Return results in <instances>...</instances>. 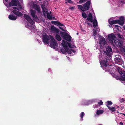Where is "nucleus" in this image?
Listing matches in <instances>:
<instances>
[{
    "instance_id": "nucleus-31",
    "label": "nucleus",
    "mask_w": 125,
    "mask_h": 125,
    "mask_svg": "<svg viewBox=\"0 0 125 125\" xmlns=\"http://www.w3.org/2000/svg\"><path fill=\"white\" fill-rule=\"evenodd\" d=\"M82 16L84 18H86L87 17V15L85 12L82 13Z\"/></svg>"
},
{
    "instance_id": "nucleus-54",
    "label": "nucleus",
    "mask_w": 125,
    "mask_h": 125,
    "mask_svg": "<svg viewBox=\"0 0 125 125\" xmlns=\"http://www.w3.org/2000/svg\"><path fill=\"white\" fill-rule=\"evenodd\" d=\"M17 9V8L16 7H13V9Z\"/></svg>"
},
{
    "instance_id": "nucleus-53",
    "label": "nucleus",
    "mask_w": 125,
    "mask_h": 125,
    "mask_svg": "<svg viewBox=\"0 0 125 125\" xmlns=\"http://www.w3.org/2000/svg\"><path fill=\"white\" fill-rule=\"evenodd\" d=\"M123 49H124V54L125 55V49L124 48H123Z\"/></svg>"
},
{
    "instance_id": "nucleus-34",
    "label": "nucleus",
    "mask_w": 125,
    "mask_h": 125,
    "mask_svg": "<svg viewBox=\"0 0 125 125\" xmlns=\"http://www.w3.org/2000/svg\"><path fill=\"white\" fill-rule=\"evenodd\" d=\"M93 26L94 28L96 27L97 25V22H93Z\"/></svg>"
},
{
    "instance_id": "nucleus-11",
    "label": "nucleus",
    "mask_w": 125,
    "mask_h": 125,
    "mask_svg": "<svg viewBox=\"0 0 125 125\" xmlns=\"http://www.w3.org/2000/svg\"><path fill=\"white\" fill-rule=\"evenodd\" d=\"M50 30L53 32L55 33L56 34H58L61 31H60L58 29L55 27L53 25L51 26Z\"/></svg>"
},
{
    "instance_id": "nucleus-33",
    "label": "nucleus",
    "mask_w": 125,
    "mask_h": 125,
    "mask_svg": "<svg viewBox=\"0 0 125 125\" xmlns=\"http://www.w3.org/2000/svg\"><path fill=\"white\" fill-rule=\"evenodd\" d=\"M58 26H62V28H64L65 27V26L63 24L61 23L60 22H59L58 25Z\"/></svg>"
},
{
    "instance_id": "nucleus-36",
    "label": "nucleus",
    "mask_w": 125,
    "mask_h": 125,
    "mask_svg": "<svg viewBox=\"0 0 125 125\" xmlns=\"http://www.w3.org/2000/svg\"><path fill=\"white\" fill-rule=\"evenodd\" d=\"M107 104L106 105L107 106V105H111L113 104L112 102L110 101H107Z\"/></svg>"
},
{
    "instance_id": "nucleus-37",
    "label": "nucleus",
    "mask_w": 125,
    "mask_h": 125,
    "mask_svg": "<svg viewBox=\"0 0 125 125\" xmlns=\"http://www.w3.org/2000/svg\"><path fill=\"white\" fill-rule=\"evenodd\" d=\"M62 44L63 46H64L65 45H67V44L65 41L63 40L62 41Z\"/></svg>"
},
{
    "instance_id": "nucleus-40",
    "label": "nucleus",
    "mask_w": 125,
    "mask_h": 125,
    "mask_svg": "<svg viewBox=\"0 0 125 125\" xmlns=\"http://www.w3.org/2000/svg\"><path fill=\"white\" fill-rule=\"evenodd\" d=\"M61 50V52L63 54H64L65 52H66V51L64 50V49H61L60 50Z\"/></svg>"
},
{
    "instance_id": "nucleus-16",
    "label": "nucleus",
    "mask_w": 125,
    "mask_h": 125,
    "mask_svg": "<svg viewBox=\"0 0 125 125\" xmlns=\"http://www.w3.org/2000/svg\"><path fill=\"white\" fill-rule=\"evenodd\" d=\"M125 3V0H119L117 2L118 6L120 7H121Z\"/></svg>"
},
{
    "instance_id": "nucleus-38",
    "label": "nucleus",
    "mask_w": 125,
    "mask_h": 125,
    "mask_svg": "<svg viewBox=\"0 0 125 125\" xmlns=\"http://www.w3.org/2000/svg\"><path fill=\"white\" fill-rule=\"evenodd\" d=\"M93 35L94 36H96L97 35V32L96 30H95L93 32Z\"/></svg>"
},
{
    "instance_id": "nucleus-42",
    "label": "nucleus",
    "mask_w": 125,
    "mask_h": 125,
    "mask_svg": "<svg viewBox=\"0 0 125 125\" xmlns=\"http://www.w3.org/2000/svg\"><path fill=\"white\" fill-rule=\"evenodd\" d=\"M86 1V0H80L79 1V3L81 4L83 2H84L85 1Z\"/></svg>"
},
{
    "instance_id": "nucleus-18",
    "label": "nucleus",
    "mask_w": 125,
    "mask_h": 125,
    "mask_svg": "<svg viewBox=\"0 0 125 125\" xmlns=\"http://www.w3.org/2000/svg\"><path fill=\"white\" fill-rule=\"evenodd\" d=\"M9 18V19L11 20H15L17 18V16H14L13 14H10L8 17Z\"/></svg>"
},
{
    "instance_id": "nucleus-2",
    "label": "nucleus",
    "mask_w": 125,
    "mask_h": 125,
    "mask_svg": "<svg viewBox=\"0 0 125 125\" xmlns=\"http://www.w3.org/2000/svg\"><path fill=\"white\" fill-rule=\"evenodd\" d=\"M50 36L51 40L50 46L51 48L55 49L56 47L58 46V44L52 36L50 35Z\"/></svg>"
},
{
    "instance_id": "nucleus-44",
    "label": "nucleus",
    "mask_w": 125,
    "mask_h": 125,
    "mask_svg": "<svg viewBox=\"0 0 125 125\" xmlns=\"http://www.w3.org/2000/svg\"><path fill=\"white\" fill-rule=\"evenodd\" d=\"M80 29H81V31H83L84 32H86V31L85 30H83V28H82V27H81Z\"/></svg>"
},
{
    "instance_id": "nucleus-55",
    "label": "nucleus",
    "mask_w": 125,
    "mask_h": 125,
    "mask_svg": "<svg viewBox=\"0 0 125 125\" xmlns=\"http://www.w3.org/2000/svg\"><path fill=\"white\" fill-rule=\"evenodd\" d=\"M87 24L88 25H90V23H88V22H87Z\"/></svg>"
},
{
    "instance_id": "nucleus-3",
    "label": "nucleus",
    "mask_w": 125,
    "mask_h": 125,
    "mask_svg": "<svg viewBox=\"0 0 125 125\" xmlns=\"http://www.w3.org/2000/svg\"><path fill=\"white\" fill-rule=\"evenodd\" d=\"M60 34L61 35L63 38L64 39L66 40L68 42L71 41V37L68 33L66 32H62L60 31Z\"/></svg>"
},
{
    "instance_id": "nucleus-52",
    "label": "nucleus",
    "mask_w": 125,
    "mask_h": 125,
    "mask_svg": "<svg viewBox=\"0 0 125 125\" xmlns=\"http://www.w3.org/2000/svg\"><path fill=\"white\" fill-rule=\"evenodd\" d=\"M27 26L28 27H30L31 25H29V24L28 23H27Z\"/></svg>"
},
{
    "instance_id": "nucleus-21",
    "label": "nucleus",
    "mask_w": 125,
    "mask_h": 125,
    "mask_svg": "<svg viewBox=\"0 0 125 125\" xmlns=\"http://www.w3.org/2000/svg\"><path fill=\"white\" fill-rule=\"evenodd\" d=\"M117 80H119L120 81H125V77H123L122 76H116L114 77Z\"/></svg>"
},
{
    "instance_id": "nucleus-13",
    "label": "nucleus",
    "mask_w": 125,
    "mask_h": 125,
    "mask_svg": "<svg viewBox=\"0 0 125 125\" xmlns=\"http://www.w3.org/2000/svg\"><path fill=\"white\" fill-rule=\"evenodd\" d=\"M108 22L109 24L110 25H112L114 24L120 23V21L118 20H115L112 19H109Z\"/></svg>"
},
{
    "instance_id": "nucleus-26",
    "label": "nucleus",
    "mask_w": 125,
    "mask_h": 125,
    "mask_svg": "<svg viewBox=\"0 0 125 125\" xmlns=\"http://www.w3.org/2000/svg\"><path fill=\"white\" fill-rule=\"evenodd\" d=\"M107 107L112 112H114L115 110V108L114 107H110L108 105H107Z\"/></svg>"
},
{
    "instance_id": "nucleus-58",
    "label": "nucleus",
    "mask_w": 125,
    "mask_h": 125,
    "mask_svg": "<svg viewBox=\"0 0 125 125\" xmlns=\"http://www.w3.org/2000/svg\"><path fill=\"white\" fill-rule=\"evenodd\" d=\"M117 108H119V106H117Z\"/></svg>"
},
{
    "instance_id": "nucleus-7",
    "label": "nucleus",
    "mask_w": 125,
    "mask_h": 125,
    "mask_svg": "<svg viewBox=\"0 0 125 125\" xmlns=\"http://www.w3.org/2000/svg\"><path fill=\"white\" fill-rule=\"evenodd\" d=\"M24 18L28 21V22L31 24V25H33L34 23V22L28 15L24 14Z\"/></svg>"
},
{
    "instance_id": "nucleus-8",
    "label": "nucleus",
    "mask_w": 125,
    "mask_h": 125,
    "mask_svg": "<svg viewBox=\"0 0 125 125\" xmlns=\"http://www.w3.org/2000/svg\"><path fill=\"white\" fill-rule=\"evenodd\" d=\"M63 46L64 47V49L66 52H68L69 54H71L72 52L74 53L75 52V51L73 49H69L67 45H65Z\"/></svg>"
},
{
    "instance_id": "nucleus-47",
    "label": "nucleus",
    "mask_w": 125,
    "mask_h": 125,
    "mask_svg": "<svg viewBox=\"0 0 125 125\" xmlns=\"http://www.w3.org/2000/svg\"><path fill=\"white\" fill-rule=\"evenodd\" d=\"M59 28L61 30L64 31H65V30L63 29V28L62 27H61L60 26H59Z\"/></svg>"
},
{
    "instance_id": "nucleus-56",
    "label": "nucleus",
    "mask_w": 125,
    "mask_h": 125,
    "mask_svg": "<svg viewBox=\"0 0 125 125\" xmlns=\"http://www.w3.org/2000/svg\"><path fill=\"white\" fill-rule=\"evenodd\" d=\"M124 30H125V25L124 26Z\"/></svg>"
},
{
    "instance_id": "nucleus-45",
    "label": "nucleus",
    "mask_w": 125,
    "mask_h": 125,
    "mask_svg": "<svg viewBox=\"0 0 125 125\" xmlns=\"http://www.w3.org/2000/svg\"><path fill=\"white\" fill-rule=\"evenodd\" d=\"M67 1L68 3H71L73 2L71 0H68Z\"/></svg>"
},
{
    "instance_id": "nucleus-60",
    "label": "nucleus",
    "mask_w": 125,
    "mask_h": 125,
    "mask_svg": "<svg viewBox=\"0 0 125 125\" xmlns=\"http://www.w3.org/2000/svg\"><path fill=\"white\" fill-rule=\"evenodd\" d=\"M65 3H67V2H65Z\"/></svg>"
},
{
    "instance_id": "nucleus-51",
    "label": "nucleus",
    "mask_w": 125,
    "mask_h": 125,
    "mask_svg": "<svg viewBox=\"0 0 125 125\" xmlns=\"http://www.w3.org/2000/svg\"><path fill=\"white\" fill-rule=\"evenodd\" d=\"M115 26L116 27H119V26H118L117 25H115Z\"/></svg>"
},
{
    "instance_id": "nucleus-9",
    "label": "nucleus",
    "mask_w": 125,
    "mask_h": 125,
    "mask_svg": "<svg viewBox=\"0 0 125 125\" xmlns=\"http://www.w3.org/2000/svg\"><path fill=\"white\" fill-rule=\"evenodd\" d=\"M50 39V37L47 35H44L43 36V41L45 43L48 44Z\"/></svg>"
},
{
    "instance_id": "nucleus-46",
    "label": "nucleus",
    "mask_w": 125,
    "mask_h": 125,
    "mask_svg": "<svg viewBox=\"0 0 125 125\" xmlns=\"http://www.w3.org/2000/svg\"><path fill=\"white\" fill-rule=\"evenodd\" d=\"M74 9V7H71L69 8V9L71 10H73Z\"/></svg>"
},
{
    "instance_id": "nucleus-10",
    "label": "nucleus",
    "mask_w": 125,
    "mask_h": 125,
    "mask_svg": "<svg viewBox=\"0 0 125 125\" xmlns=\"http://www.w3.org/2000/svg\"><path fill=\"white\" fill-rule=\"evenodd\" d=\"M114 42L115 45L118 47H121L122 46L123 42L121 40L116 39L115 40H114Z\"/></svg>"
},
{
    "instance_id": "nucleus-43",
    "label": "nucleus",
    "mask_w": 125,
    "mask_h": 125,
    "mask_svg": "<svg viewBox=\"0 0 125 125\" xmlns=\"http://www.w3.org/2000/svg\"><path fill=\"white\" fill-rule=\"evenodd\" d=\"M117 36L118 38H120V39H121V35H120V34L118 33L117 34Z\"/></svg>"
},
{
    "instance_id": "nucleus-35",
    "label": "nucleus",
    "mask_w": 125,
    "mask_h": 125,
    "mask_svg": "<svg viewBox=\"0 0 125 125\" xmlns=\"http://www.w3.org/2000/svg\"><path fill=\"white\" fill-rule=\"evenodd\" d=\"M84 113L83 112H82L80 114V117H81V121L83 120V117L84 115Z\"/></svg>"
},
{
    "instance_id": "nucleus-59",
    "label": "nucleus",
    "mask_w": 125,
    "mask_h": 125,
    "mask_svg": "<svg viewBox=\"0 0 125 125\" xmlns=\"http://www.w3.org/2000/svg\"><path fill=\"white\" fill-rule=\"evenodd\" d=\"M98 125H102V124H99Z\"/></svg>"
},
{
    "instance_id": "nucleus-15",
    "label": "nucleus",
    "mask_w": 125,
    "mask_h": 125,
    "mask_svg": "<svg viewBox=\"0 0 125 125\" xmlns=\"http://www.w3.org/2000/svg\"><path fill=\"white\" fill-rule=\"evenodd\" d=\"M106 41L104 38L103 36H102L100 38V41L99 42V44L100 46H102V44L103 45H105Z\"/></svg>"
},
{
    "instance_id": "nucleus-48",
    "label": "nucleus",
    "mask_w": 125,
    "mask_h": 125,
    "mask_svg": "<svg viewBox=\"0 0 125 125\" xmlns=\"http://www.w3.org/2000/svg\"><path fill=\"white\" fill-rule=\"evenodd\" d=\"M124 101H125V100H124V98H122L120 100V101L121 102H122Z\"/></svg>"
},
{
    "instance_id": "nucleus-28",
    "label": "nucleus",
    "mask_w": 125,
    "mask_h": 125,
    "mask_svg": "<svg viewBox=\"0 0 125 125\" xmlns=\"http://www.w3.org/2000/svg\"><path fill=\"white\" fill-rule=\"evenodd\" d=\"M45 4H41V7L42 9L43 12V13L45 11L46 8L45 7Z\"/></svg>"
},
{
    "instance_id": "nucleus-27",
    "label": "nucleus",
    "mask_w": 125,
    "mask_h": 125,
    "mask_svg": "<svg viewBox=\"0 0 125 125\" xmlns=\"http://www.w3.org/2000/svg\"><path fill=\"white\" fill-rule=\"evenodd\" d=\"M104 111L101 110H99L97 111L96 114L97 115H99L102 114L104 112Z\"/></svg>"
},
{
    "instance_id": "nucleus-29",
    "label": "nucleus",
    "mask_w": 125,
    "mask_h": 125,
    "mask_svg": "<svg viewBox=\"0 0 125 125\" xmlns=\"http://www.w3.org/2000/svg\"><path fill=\"white\" fill-rule=\"evenodd\" d=\"M106 51L108 52H112V50L111 47L110 46H108L106 49Z\"/></svg>"
},
{
    "instance_id": "nucleus-30",
    "label": "nucleus",
    "mask_w": 125,
    "mask_h": 125,
    "mask_svg": "<svg viewBox=\"0 0 125 125\" xmlns=\"http://www.w3.org/2000/svg\"><path fill=\"white\" fill-rule=\"evenodd\" d=\"M59 22L57 21H51V23L52 24L58 26V25Z\"/></svg>"
},
{
    "instance_id": "nucleus-50",
    "label": "nucleus",
    "mask_w": 125,
    "mask_h": 125,
    "mask_svg": "<svg viewBox=\"0 0 125 125\" xmlns=\"http://www.w3.org/2000/svg\"><path fill=\"white\" fill-rule=\"evenodd\" d=\"M119 124L120 125H123V124L122 122H120L119 123Z\"/></svg>"
},
{
    "instance_id": "nucleus-49",
    "label": "nucleus",
    "mask_w": 125,
    "mask_h": 125,
    "mask_svg": "<svg viewBox=\"0 0 125 125\" xmlns=\"http://www.w3.org/2000/svg\"><path fill=\"white\" fill-rule=\"evenodd\" d=\"M94 21L95 22H97V21L95 19H94L93 22H94Z\"/></svg>"
},
{
    "instance_id": "nucleus-17",
    "label": "nucleus",
    "mask_w": 125,
    "mask_h": 125,
    "mask_svg": "<svg viewBox=\"0 0 125 125\" xmlns=\"http://www.w3.org/2000/svg\"><path fill=\"white\" fill-rule=\"evenodd\" d=\"M87 20L88 21H90L91 22H93V17L91 13H89L88 14Z\"/></svg>"
},
{
    "instance_id": "nucleus-57",
    "label": "nucleus",
    "mask_w": 125,
    "mask_h": 125,
    "mask_svg": "<svg viewBox=\"0 0 125 125\" xmlns=\"http://www.w3.org/2000/svg\"><path fill=\"white\" fill-rule=\"evenodd\" d=\"M6 2H7L8 0H4Z\"/></svg>"
},
{
    "instance_id": "nucleus-39",
    "label": "nucleus",
    "mask_w": 125,
    "mask_h": 125,
    "mask_svg": "<svg viewBox=\"0 0 125 125\" xmlns=\"http://www.w3.org/2000/svg\"><path fill=\"white\" fill-rule=\"evenodd\" d=\"M68 45L70 48H72L73 47V45H72L70 43H67Z\"/></svg>"
},
{
    "instance_id": "nucleus-25",
    "label": "nucleus",
    "mask_w": 125,
    "mask_h": 125,
    "mask_svg": "<svg viewBox=\"0 0 125 125\" xmlns=\"http://www.w3.org/2000/svg\"><path fill=\"white\" fill-rule=\"evenodd\" d=\"M33 6L34 8L35 9L38 11H40V7L39 6L36 4H34L33 5Z\"/></svg>"
},
{
    "instance_id": "nucleus-6",
    "label": "nucleus",
    "mask_w": 125,
    "mask_h": 125,
    "mask_svg": "<svg viewBox=\"0 0 125 125\" xmlns=\"http://www.w3.org/2000/svg\"><path fill=\"white\" fill-rule=\"evenodd\" d=\"M115 37H116L114 34L112 33L108 35L107 39L109 42L112 44H113L114 43V39Z\"/></svg>"
},
{
    "instance_id": "nucleus-41",
    "label": "nucleus",
    "mask_w": 125,
    "mask_h": 125,
    "mask_svg": "<svg viewBox=\"0 0 125 125\" xmlns=\"http://www.w3.org/2000/svg\"><path fill=\"white\" fill-rule=\"evenodd\" d=\"M103 102L101 100H100L99 102L98 103V104H99V105H101L103 104Z\"/></svg>"
},
{
    "instance_id": "nucleus-22",
    "label": "nucleus",
    "mask_w": 125,
    "mask_h": 125,
    "mask_svg": "<svg viewBox=\"0 0 125 125\" xmlns=\"http://www.w3.org/2000/svg\"><path fill=\"white\" fill-rule=\"evenodd\" d=\"M124 18L123 16H121L119 18V20H118L120 22V23H119V24L121 25H123L124 23L123 22Z\"/></svg>"
},
{
    "instance_id": "nucleus-24",
    "label": "nucleus",
    "mask_w": 125,
    "mask_h": 125,
    "mask_svg": "<svg viewBox=\"0 0 125 125\" xmlns=\"http://www.w3.org/2000/svg\"><path fill=\"white\" fill-rule=\"evenodd\" d=\"M55 38L58 41H60L61 40V38L59 35L57 34L55 35Z\"/></svg>"
},
{
    "instance_id": "nucleus-12",
    "label": "nucleus",
    "mask_w": 125,
    "mask_h": 125,
    "mask_svg": "<svg viewBox=\"0 0 125 125\" xmlns=\"http://www.w3.org/2000/svg\"><path fill=\"white\" fill-rule=\"evenodd\" d=\"M19 1H17L16 0H12L9 2V5L10 6H17L18 3H19Z\"/></svg>"
},
{
    "instance_id": "nucleus-32",
    "label": "nucleus",
    "mask_w": 125,
    "mask_h": 125,
    "mask_svg": "<svg viewBox=\"0 0 125 125\" xmlns=\"http://www.w3.org/2000/svg\"><path fill=\"white\" fill-rule=\"evenodd\" d=\"M47 18L49 20H52V17L50 15L47 14Z\"/></svg>"
},
{
    "instance_id": "nucleus-19",
    "label": "nucleus",
    "mask_w": 125,
    "mask_h": 125,
    "mask_svg": "<svg viewBox=\"0 0 125 125\" xmlns=\"http://www.w3.org/2000/svg\"><path fill=\"white\" fill-rule=\"evenodd\" d=\"M118 71L121 75L125 77V71L119 68L118 69Z\"/></svg>"
},
{
    "instance_id": "nucleus-1",
    "label": "nucleus",
    "mask_w": 125,
    "mask_h": 125,
    "mask_svg": "<svg viewBox=\"0 0 125 125\" xmlns=\"http://www.w3.org/2000/svg\"><path fill=\"white\" fill-rule=\"evenodd\" d=\"M91 4L90 0L87 1L86 3L84 4L83 6L81 5H78L77 6L78 8L82 10L83 12L87 11L89 10L90 7V5Z\"/></svg>"
},
{
    "instance_id": "nucleus-20",
    "label": "nucleus",
    "mask_w": 125,
    "mask_h": 125,
    "mask_svg": "<svg viewBox=\"0 0 125 125\" xmlns=\"http://www.w3.org/2000/svg\"><path fill=\"white\" fill-rule=\"evenodd\" d=\"M12 12L14 14L18 16H21L22 15V13L18 11L14 10H13Z\"/></svg>"
},
{
    "instance_id": "nucleus-4",
    "label": "nucleus",
    "mask_w": 125,
    "mask_h": 125,
    "mask_svg": "<svg viewBox=\"0 0 125 125\" xmlns=\"http://www.w3.org/2000/svg\"><path fill=\"white\" fill-rule=\"evenodd\" d=\"M109 60V58L106 56H105L104 59L100 62L101 66H103L105 67H107L109 64L108 61Z\"/></svg>"
},
{
    "instance_id": "nucleus-23",
    "label": "nucleus",
    "mask_w": 125,
    "mask_h": 125,
    "mask_svg": "<svg viewBox=\"0 0 125 125\" xmlns=\"http://www.w3.org/2000/svg\"><path fill=\"white\" fill-rule=\"evenodd\" d=\"M104 52L105 54V56H107L109 59L110 57H111V53H110V52L107 51H104Z\"/></svg>"
},
{
    "instance_id": "nucleus-14",
    "label": "nucleus",
    "mask_w": 125,
    "mask_h": 125,
    "mask_svg": "<svg viewBox=\"0 0 125 125\" xmlns=\"http://www.w3.org/2000/svg\"><path fill=\"white\" fill-rule=\"evenodd\" d=\"M31 12V14L33 18V20H37L38 18L37 15H35L36 12L35 11L33 10H30Z\"/></svg>"
},
{
    "instance_id": "nucleus-5",
    "label": "nucleus",
    "mask_w": 125,
    "mask_h": 125,
    "mask_svg": "<svg viewBox=\"0 0 125 125\" xmlns=\"http://www.w3.org/2000/svg\"><path fill=\"white\" fill-rule=\"evenodd\" d=\"M115 63L120 65H121L123 63V61L121 58L120 55H116L114 59Z\"/></svg>"
}]
</instances>
